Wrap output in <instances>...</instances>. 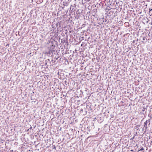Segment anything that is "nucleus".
Returning a JSON list of instances; mask_svg holds the SVG:
<instances>
[{
  "label": "nucleus",
  "mask_w": 152,
  "mask_h": 152,
  "mask_svg": "<svg viewBox=\"0 0 152 152\" xmlns=\"http://www.w3.org/2000/svg\"><path fill=\"white\" fill-rule=\"evenodd\" d=\"M148 124L149 125L150 124V119L147 120L144 123V126L145 128V130H147L148 128L147 124Z\"/></svg>",
  "instance_id": "f257e3e1"
},
{
  "label": "nucleus",
  "mask_w": 152,
  "mask_h": 152,
  "mask_svg": "<svg viewBox=\"0 0 152 152\" xmlns=\"http://www.w3.org/2000/svg\"><path fill=\"white\" fill-rule=\"evenodd\" d=\"M55 45H51V49H54L55 48Z\"/></svg>",
  "instance_id": "f03ea898"
},
{
  "label": "nucleus",
  "mask_w": 152,
  "mask_h": 152,
  "mask_svg": "<svg viewBox=\"0 0 152 152\" xmlns=\"http://www.w3.org/2000/svg\"><path fill=\"white\" fill-rule=\"evenodd\" d=\"M53 149H54L55 150H56V146H55V145H53Z\"/></svg>",
  "instance_id": "7ed1b4c3"
},
{
  "label": "nucleus",
  "mask_w": 152,
  "mask_h": 152,
  "mask_svg": "<svg viewBox=\"0 0 152 152\" xmlns=\"http://www.w3.org/2000/svg\"><path fill=\"white\" fill-rule=\"evenodd\" d=\"M59 24H60V23L59 22H57L56 24V26L58 27Z\"/></svg>",
  "instance_id": "20e7f679"
},
{
  "label": "nucleus",
  "mask_w": 152,
  "mask_h": 152,
  "mask_svg": "<svg viewBox=\"0 0 152 152\" xmlns=\"http://www.w3.org/2000/svg\"><path fill=\"white\" fill-rule=\"evenodd\" d=\"M144 150V149L143 148H142L140 150H139V151H143Z\"/></svg>",
  "instance_id": "39448f33"
},
{
  "label": "nucleus",
  "mask_w": 152,
  "mask_h": 152,
  "mask_svg": "<svg viewBox=\"0 0 152 152\" xmlns=\"http://www.w3.org/2000/svg\"><path fill=\"white\" fill-rule=\"evenodd\" d=\"M83 110H81L80 111V113H83Z\"/></svg>",
  "instance_id": "423d86ee"
},
{
  "label": "nucleus",
  "mask_w": 152,
  "mask_h": 152,
  "mask_svg": "<svg viewBox=\"0 0 152 152\" xmlns=\"http://www.w3.org/2000/svg\"><path fill=\"white\" fill-rule=\"evenodd\" d=\"M62 41H63L64 42H65L66 40H65V39H62Z\"/></svg>",
  "instance_id": "0eeeda50"
},
{
  "label": "nucleus",
  "mask_w": 152,
  "mask_h": 152,
  "mask_svg": "<svg viewBox=\"0 0 152 152\" xmlns=\"http://www.w3.org/2000/svg\"><path fill=\"white\" fill-rule=\"evenodd\" d=\"M27 132H28V131H29L30 132H31V130L30 129H28L27 130Z\"/></svg>",
  "instance_id": "6e6552de"
},
{
  "label": "nucleus",
  "mask_w": 152,
  "mask_h": 152,
  "mask_svg": "<svg viewBox=\"0 0 152 152\" xmlns=\"http://www.w3.org/2000/svg\"><path fill=\"white\" fill-rule=\"evenodd\" d=\"M149 12L151 11L152 10V9H149Z\"/></svg>",
  "instance_id": "1a4fd4ad"
},
{
  "label": "nucleus",
  "mask_w": 152,
  "mask_h": 152,
  "mask_svg": "<svg viewBox=\"0 0 152 152\" xmlns=\"http://www.w3.org/2000/svg\"><path fill=\"white\" fill-rule=\"evenodd\" d=\"M32 126H31V127L29 129H30L31 130V129L32 128Z\"/></svg>",
  "instance_id": "9d476101"
},
{
  "label": "nucleus",
  "mask_w": 152,
  "mask_h": 152,
  "mask_svg": "<svg viewBox=\"0 0 152 152\" xmlns=\"http://www.w3.org/2000/svg\"><path fill=\"white\" fill-rule=\"evenodd\" d=\"M143 40H145V38L143 37Z\"/></svg>",
  "instance_id": "9b49d317"
},
{
  "label": "nucleus",
  "mask_w": 152,
  "mask_h": 152,
  "mask_svg": "<svg viewBox=\"0 0 152 152\" xmlns=\"http://www.w3.org/2000/svg\"><path fill=\"white\" fill-rule=\"evenodd\" d=\"M138 126L139 127V126H140V125H137V126Z\"/></svg>",
  "instance_id": "f8f14e48"
},
{
  "label": "nucleus",
  "mask_w": 152,
  "mask_h": 152,
  "mask_svg": "<svg viewBox=\"0 0 152 152\" xmlns=\"http://www.w3.org/2000/svg\"><path fill=\"white\" fill-rule=\"evenodd\" d=\"M133 43H134V41H133Z\"/></svg>",
  "instance_id": "ddd939ff"
},
{
  "label": "nucleus",
  "mask_w": 152,
  "mask_h": 152,
  "mask_svg": "<svg viewBox=\"0 0 152 152\" xmlns=\"http://www.w3.org/2000/svg\"><path fill=\"white\" fill-rule=\"evenodd\" d=\"M11 151H13V150H12H12H11Z\"/></svg>",
  "instance_id": "4468645a"
},
{
  "label": "nucleus",
  "mask_w": 152,
  "mask_h": 152,
  "mask_svg": "<svg viewBox=\"0 0 152 152\" xmlns=\"http://www.w3.org/2000/svg\"><path fill=\"white\" fill-rule=\"evenodd\" d=\"M11 151H13V150H12H12H11Z\"/></svg>",
  "instance_id": "2eb2a0df"
},
{
  "label": "nucleus",
  "mask_w": 152,
  "mask_h": 152,
  "mask_svg": "<svg viewBox=\"0 0 152 152\" xmlns=\"http://www.w3.org/2000/svg\"><path fill=\"white\" fill-rule=\"evenodd\" d=\"M11 151H13V150H12H12H11Z\"/></svg>",
  "instance_id": "dca6fc26"
},
{
  "label": "nucleus",
  "mask_w": 152,
  "mask_h": 152,
  "mask_svg": "<svg viewBox=\"0 0 152 152\" xmlns=\"http://www.w3.org/2000/svg\"><path fill=\"white\" fill-rule=\"evenodd\" d=\"M64 7H62V9H64Z\"/></svg>",
  "instance_id": "f3484780"
},
{
  "label": "nucleus",
  "mask_w": 152,
  "mask_h": 152,
  "mask_svg": "<svg viewBox=\"0 0 152 152\" xmlns=\"http://www.w3.org/2000/svg\"><path fill=\"white\" fill-rule=\"evenodd\" d=\"M106 20H105V22H106Z\"/></svg>",
  "instance_id": "a211bd4d"
},
{
  "label": "nucleus",
  "mask_w": 152,
  "mask_h": 152,
  "mask_svg": "<svg viewBox=\"0 0 152 152\" xmlns=\"http://www.w3.org/2000/svg\"><path fill=\"white\" fill-rule=\"evenodd\" d=\"M68 37V36H67V35H66V37Z\"/></svg>",
  "instance_id": "6ab92c4d"
},
{
  "label": "nucleus",
  "mask_w": 152,
  "mask_h": 152,
  "mask_svg": "<svg viewBox=\"0 0 152 152\" xmlns=\"http://www.w3.org/2000/svg\"><path fill=\"white\" fill-rule=\"evenodd\" d=\"M151 142L152 143V141Z\"/></svg>",
  "instance_id": "aec40b11"
}]
</instances>
